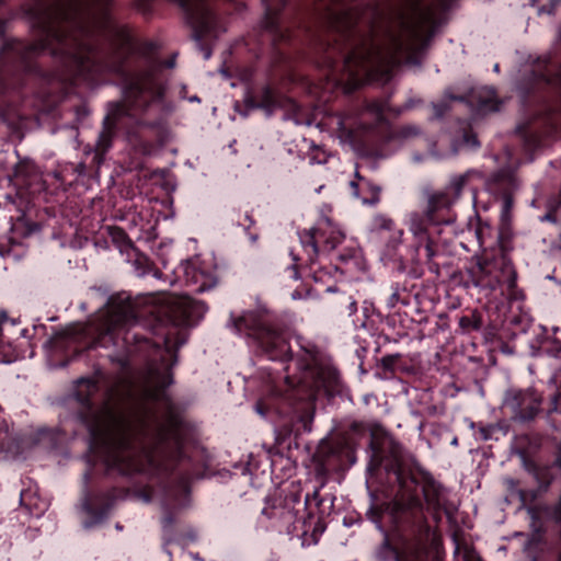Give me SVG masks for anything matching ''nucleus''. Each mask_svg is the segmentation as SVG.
I'll list each match as a JSON object with an SVG mask.
<instances>
[{
	"instance_id": "9d476101",
	"label": "nucleus",
	"mask_w": 561,
	"mask_h": 561,
	"mask_svg": "<svg viewBox=\"0 0 561 561\" xmlns=\"http://www.w3.org/2000/svg\"><path fill=\"white\" fill-rule=\"evenodd\" d=\"M559 111L557 106L545 105L530 121L517 127L528 149L539 148L545 137H552L558 133L561 122Z\"/></svg>"
},
{
	"instance_id": "473e14b6",
	"label": "nucleus",
	"mask_w": 561,
	"mask_h": 561,
	"mask_svg": "<svg viewBox=\"0 0 561 561\" xmlns=\"http://www.w3.org/2000/svg\"><path fill=\"white\" fill-rule=\"evenodd\" d=\"M433 108H434V115L435 117H442L446 111L449 108L447 102L445 100H443L442 102L439 103H435L433 104Z\"/></svg>"
},
{
	"instance_id": "2f4dec72",
	"label": "nucleus",
	"mask_w": 561,
	"mask_h": 561,
	"mask_svg": "<svg viewBox=\"0 0 561 561\" xmlns=\"http://www.w3.org/2000/svg\"><path fill=\"white\" fill-rule=\"evenodd\" d=\"M309 160H310V163H312V164L325 163L328 161V154L325 153V151H323L319 148H314L313 152L309 157Z\"/></svg>"
},
{
	"instance_id": "1a4fd4ad",
	"label": "nucleus",
	"mask_w": 561,
	"mask_h": 561,
	"mask_svg": "<svg viewBox=\"0 0 561 561\" xmlns=\"http://www.w3.org/2000/svg\"><path fill=\"white\" fill-rule=\"evenodd\" d=\"M299 240L312 266L320 249L334 250L344 240V233L329 218H322L313 229L299 232Z\"/></svg>"
},
{
	"instance_id": "e2e57ef3",
	"label": "nucleus",
	"mask_w": 561,
	"mask_h": 561,
	"mask_svg": "<svg viewBox=\"0 0 561 561\" xmlns=\"http://www.w3.org/2000/svg\"><path fill=\"white\" fill-rule=\"evenodd\" d=\"M116 529L121 530L122 526L119 524H116Z\"/></svg>"
},
{
	"instance_id": "c9c22d12",
	"label": "nucleus",
	"mask_w": 561,
	"mask_h": 561,
	"mask_svg": "<svg viewBox=\"0 0 561 561\" xmlns=\"http://www.w3.org/2000/svg\"><path fill=\"white\" fill-rule=\"evenodd\" d=\"M357 311V302L352 297L348 298L347 312L348 316L355 314Z\"/></svg>"
},
{
	"instance_id": "f257e3e1",
	"label": "nucleus",
	"mask_w": 561,
	"mask_h": 561,
	"mask_svg": "<svg viewBox=\"0 0 561 561\" xmlns=\"http://www.w3.org/2000/svg\"><path fill=\"white\" fill-rule=\"evenodd\" d=\"M102 375L80 378L73 386L78 419L90 434V459L106 473H169L185 460L187 426L171 410L159 413L153 402L135 401L112 389L96 399Z\"/></svg>"
},
{
	"instance_id": "4468645a",
	"label": "nucleus",
	"mask_w": 561,
	"mask_h": 561,
	"mask_svg": "<svg viewBox=\"0 0 561 561\" xmlns=\"http://www.w3.org/2000/svg\"><path fill=\"white\" fill-rule=\"evenodd\" d=\"M295 503L299 504V499L296 495L286 496L279 503L272 506H265L262 511L268 519L274 520V526L279 531L293 533L295 522L297 519V511L295 510Z\"/></svg>"
},
{
	"instance_id": "0e129e2a",
	"label": "nucleus",
	"mask_w": 561,
	"mask_h": 561,
	"mask_svg": "<svg viewBox=\"0 0 561 561\" xmlns=\"http://www.w3.org/2000/svg\"><path fill=\"white\" fill-rule=\"evenodd\" d=\"M351 185H352L353 187H357V184H356L355 182H352V183H351Z\"/></svg>"
},
{
	"instance_id": "ea45409f",
	"label": "nucleus",
	"mask_w": 561,
	"mask_h": 561,
	"mask_svg": "<svg viewBox=\"0 0 561 561\" xmlns=\"http://www.w3.org/2000/svg\"><path fill=\"white\" fill-rule=\"evenodd\" d=\"M465 141L468 145H471V146H474V147H477L479 145L478 140H477V138L474 136L465 135Z\"/></svg>"
},
{
	"instance_id": "20e7f679",
	"label": "nucleus",
	"mask_w": 561,
	"mask_h": 561,
	"mask_svg": "<svg viewBox=\"0 0 561 561\" xmlns=\"http://www.w3.org/2000/svg\"><path fill=\"white\" fill-rule=\"evenodd\" d=\"M301 354L295 362L298 376L285 377V390L272 389L271 393L255 404L263 417H271L284 435L298 432L301 426L310 431L311 403L320 389L329 390L337 380V371L322 360L317 347L302 337H297Z\"/></svg>"
},
{
	"instance_id": "39448f33",
	"label": "nucleus",
	"mask_w": 561,
	"mask_h": 561,
	"mask_svg": "<svg viewBox=\"0 0 561 561\" xmlns=\"http://www.w3.org/2000/svg\"><path fill=\"white\" fill-rule=\"evenodd\" d=\"M391 474L398 483L394 499L380 510L370 507L367 515L381 531L382 523H388L398 537V543L392 546L385 538L376 556L380 561H422L434 534L424 515L419 481L400 467Z\"/></svg>"
},
{
	"instance_id": "49530a36",
	"label": "nucleus",
	"mask_w": 561,
	"mask_h": 561,
	"mask_svg": "<svg viewBox=\"0 0 561 561\" xmlns=\"http://www.w3.org/2000/svg\"><path fill=\"white\" fill-rule=\"evenodd\" d=\"M314 272V279L316 280H321L322 279V276L321 275H318V271H313Z\"/></svg>"
},
{
	"instance_id": "72a5a7b5",
	"label": "nucleus",
	"mask_w": 561,
	"mask_h": 561,
	"mask_svg": "<svg viewBox=\"0 0 561 561\" xmlns=\"http://www.w3.org/2000/svg\"><path fill=\"white\" fill-rule=\"evenodd\" d=\"M512 196L508 193H505L503 196V209H502V216H506L511 208H512Z\"/></svg>"
},
{
	"instance_id": "58836bf2",
	"label": "nucleus",
	"mask_w": 561,
	"mask_h": 561,
	"mask_svg": "<svg viewBox=\"0 0 561 561\" xmlns=\"http://www.w3.org/2000/svg\"><path fill=\"white\" fill-rule=\"evenodd\" d=\"M423 242H426L425 251H426L427 257L432 259L434 256V251H433L432 243H431L430 239L427 238V240H424Z\"/></svg>"
},
{
	"instance_id": "bf43d9fd",
	"label": "nucleus",
	"mask_w": 561,
	"mask_h": 561,
	"mask_svg": "<svg viewBox=\"0 0 561 561\" xmlns=\"http://www.w3.org/2000/svg\"><path fill=\"white\" fill-rule=\"evenodd\" d=\"M191 101H199V99L197 96H193L190 99Z\"/></svg>"
},
{
	"instance_id": "393cba45",
	"label": "nucleus",
	"mask_w": 561,
	"mask_h": 561,
	"mask_svg": "<svg viewBox=\"0 0 561 561\" xmlns=\"http://www.w3.org/2000/svg\"><path fill=\"white\" fill-rule=\"evenodd\" d=\"M394 221L385 216V215H376L370 225V232L374 237L381 239L386 237V233H388L392 228H394Z\"/></svg>"
},
{
	"instance_id": "c85d7f7f",
	"label": "nucleus",
	"mask_w": 561,
	"mask_h": 561,
	"mask_svg": "<svg viewBox=\"0 0 561 561\" xmlns=\"http://www.w3.org/2000/svg\"><path fill=\"white\" fill-rule=\"evenodd\" d=\"M542 221H551L561 226V203L551 207L549 211L541 217Z\"/></svg>"
},
{
	"instance_id": "f03ea898",
	"label": "nucleus",
	"mask_w": 561,
	"mask_h": 561,
	"mask_svg": "<svg viewBox=\"0 0 561 561\" xmlns=\"http://www.w3.org/2000/svg\"><path fill=\"white\" fill-rule=\"evenodd\" d=\"M207 307L202 301L190 296H170L167 305L159 313L165 317L162 320L154 318L152 325L154 341L141 333L142 324L139 316L147 311H136L129 298H111L93 322L83 328L89 334H94L93 346L110 347L113 345L122 352L111 355V359L126 369L130 365V357L142 354L149 358L148 381L154 391L148 396L157 398L172 382L170 368L176 363L175 348L186 343L185 328L195 325L206 313ZM153 313V311H148Z\"/></svg>"
},
{
	"instance_id": "79ce46f5",
	"label": "nucleus",
	"mask_w": 561,
	"mask_h": 561,
	"mask_svg": "<svg viewBox=\"0 0 561 561\" xmlns=\"http://www.w3.org/2000/svg\"><path fill=\"white\" fill-rule=\"evenodd\" d=\"M480 434H481L482 439H484V440L490 438V430H488V428L482 427L480 430Z\"/></svg>"
},
{
	"instance_id": "13d9d810",
	"label": "nucleus",
	"mask_w": 561,
	"mask_h": 561,
	"mask_svg": "<svg viewBox=\"0 0 561 561\" xmlns=\"http://www.w3.org/2000/svg\"><path fill=\"white\" fill-rule=\"evenodd\" d=\"M318 494H319V491H318V490H316V491L313 492V495H312V496H313L314 499H317V497H318Z\"/></svg>"
},
{
	"instance_id": "aec40b11",
	"label": "nucleus",
	"mask_w": 561,
	"mask_h": 561,
	"mask_svg": "<svg viewBox=\"0 0 561 561\" xmlns=\"http://www.w3.org/2000/svg\"><path fill=\"white\" fill-rule=\"evenodd\" d=\"M15 184L21 186H31L33 182L39 179L37 168L31 160L20 161L14 169Z\"/></svg>"
},
{
	"instance_id": "de8ad7c7",
	"label": "nucleus",
	"mask_w": 561,
	"mask_h": 561,
	"mask_svg": "<svg viewBox=\"0 0 561 561\" xmlns=\"http://www.w3.org/2000/svg\"><path fill=\"white\" fill-rule=\"evenodd\" d=\"M250 239L252 242H255L256 239H257V236L256 234H249Z\"/></svg>"
},
{
	"instance_id": "ddd939ff",
	"label": "nucleus",
	"mask_w": 561,
	"mask_h": 561,
	"mask_svg": "<svg viewBox=\"0 0 561 561\" xmlns=\"http://www.w3.org/2000/svg\"><path fill=\"white\" fill-rule=\"evenodd\" d=\"M121 496V492L112 490L104 494H90L85 489L81 500V511L88 519L83 520L84 528L101 523L112 510L114 502Z\"/></svg>"
},
{
	"instance_id": "09e8293b",
	"label": "nucleus",
	"mask_w": 561,
	"mask_h": 561,
	"mask_svg": "<svg viewBox=\"0 0 561 561\" xmlns=\"http://www.w3.org/2000/svg\"><path fill=\"white\" fill-rule=\"evenodd\" d=\"M173 65H174V62L171 60V61H168L164 66L171 68V67H173Z\"/></svg>"
},
{
	"instance_id": "f8f14e48",
	"label": "nucleus",
	"mask_w": 561,
	"mask_h": 561,
	"mask_svg": "<svg viewBox=\"0 0 561 561\" xmlns=\"http://www.w3.org/2000/svg\"><path fill=\"white\" fill-rule=\"evenodd\" d=\"M503 405L514 420L528 421L539 412L541 396L533 389H511L505 393Z\"/></svg>"
},
{
	"instance_id": "3c124183",
	"label": "nucleus",
	"mask_w": 561,
	"mask_h": 561,
	"mask_svg": "<svg viewBox=\"0 0 561 561\" xmlns=\"http://www.w3.org/2000/svg\"><path fill=\"white\" fill-rule=\"evenodd\" d=\"M83 479H84V484H87V482H88V479H89V473H88V472H85V473H84V477H83Z\"/></svg>"
},
{
	"instance_id": "a878e982",
	"label": "nucleus",
	"mask_w": 561,
	"mask_h": 561,
	"mask_svg": "<svg viewBox=\"0 0 561 561\" xmlns=\"http://www.w3.org/2000/svg\"><path fill=\"white\" fill-rule=\"evenodd\" d=\"M278 105L276 96L274 92L270 88H264L261 91L260 98L257 101H251L250 107L252 108H264L270 115L273 110Z\"/></svg>"
},
{
	"instance_id": "8fccbe9b",
	"label": "nucleus",
	"mask_w": 561,
	"mask_h": 561,
	"mask_svg": "<svg viewBox=\"0 0 561 561\" xmlns=\"http://www.w3.org/2000/svg\"><path fill=\"white\" fill-rule=\"evenodd\" d=\"M449 100H462V98H457V96H451V95H447Z\"/></svg>"
},
{
	"instance_id": "cd10ccee",
	"label": "nucleus",
	"mask_w": 561,
	"mask_h": 561,
	"mask_svg": "<svg viewBox=\"0 0 561 561\" xmlns=\"http://www.w3.org/2000/svg\"><path fill=\"white\" fill-rule=\"evenodd\" d=\"M542 352L550 357L561 359V342L558 340H552L546 342L542 347Z\"/></svg>"
},
{
	"instance_id": "412c9836",
	"label": "nucleus",
	"mask_w": 561,
	"mask_h": 561,
	"mask_svg": "<svg viewBox=\"0 0 561 561\" xmlns=\"http://www.w3.org/2000/svg\"><path fill=\"white\" fill-rule=\"evenodd\" d=\"M455 202V198L446 190L430 195L426 206L427 217L430 219L438 218L437 214L443 209L449 208Z\"/></svg>"
},
{
	"instance_id": "37998d69",
	"label": "nucleus",
	"mask_w": 561,
	"mask_h": 561,
	"mask_svg": "<svg viewBox=\"0 0 561 561\" xmlns=\"http://www.w3.org/2000/svg\"><path fill=\"white\" fill-rule=\"evenodd\" d=\"M379 466V461H376L374 459H371L369 466H368V469L369 470H373L374 468L378 467Z\"/></svg>"
},
{
	"instance_id": "7c9ffc66",
	"label": "nucleus",
	"mask_w": 561,
	"mask_h": 561,
	"mask_svg": "<svg viewBox=\"0 0 561 561\" xmlns=\"http://www.w3.org/2000/svg\"><path fill=\"white\" fill-rule=\"evenodd\" d=\"M420 134V129L414 125H407L400 128L398 137L401 139H409Z\"/></svg>"
},
{
	"instance_id": "5701e85b",
	"label": "nucleus",
	"mask_w": 561,
	"mask_h": 561,
	"mask_svg": "<svg viewBox=\"0 0 561 561\" xmlns=\"http://www.w3.org/2000/svg\"><path fill=\"white\" fill-rule=\"evenodd\" d=\"M474 178H481V173L477 170H468L462 174L454 175L445 190L457 201L463 187Z\"/></svg>"
},
{
	"instance_id": "bb28decb",
	"label": "nucleus",
	"mask_w": 561,
	"mask_h": 561,
	"mask_svg": "<svg viewBox=\"0 0 561 561\" xmlns=\"http://www.w3.org/2000/svg\"><path fill=\"white\" fill-rule=\"evenodd\" d=\"M403 230L397 227L392 228L385 238L381 240L386 241V250L383 255L388 259H392L397 252V249L402 243Z\"/></svg>"
},
{
	"instance_id": "4c0bfd02",
	"label": "nucleus",
	"mask_w": 561,
	"mask_h": 561,
	"mask_svg": "<svg viewBox=\"0 0 561 561\" xmlns=\"http://www.w3.org/2000/svg\"><path fill=\"white\" fill-rule=\"evenodd\" d=\"M373 197L369 201L370 204H375L379 201L380 188L378 186L371 187Z\"/></svg>"
},
{
	"instance_id": "f704fd0d",
	"label": "nucleus",
	"mask_w": 561,
	"mask_h": 561,
	"mask_svg": "<svg viewBox=\"0 0 561 561\" xmlns=\"http://www.w3.org/2000/svg\"><path fill=\"white\" fill-rule=\"evenodd\" d=\"M398 301H399V293L396 290V291H393V293L389 296V298H388V300H387V306H388V308H389V309L394 308V307L397 306Z\"/></svg>"
},
{
	"instance_id": "864d4df0",
	"label": "nucleus",
	"mask_w": 561,
	"mask_h": 561,
	"mask_svg": "<svg viewBox=\"0 0 561 561\" xmlns=\"http://www.w3.org/2000/svg\"><path fill=\"white\" fill-rule=\"evenodd\" d=\"M431 154L434 156V157H443V154H437L435 151H431Z\"/></svg>"
},
{
	"instance_id": "a18cd8bd",
	"label": "nucleus",
	"mask_w": 561,
	"mask_h": 561,
	"mask_svg": "<svg viewBox=\"0 0 561 561\" xmlns=\"http://www.w3.org/2000/svg\"><path fill=\"white\" fill-rule=\"evenodd\" d=\"M245 219L249 221V226L247 227L248 229L253 224V220L248 214L245 215Z\"/></svg>"
},
{
	"instance_id": "6ab92c4d",
	"label": "nucleus",
	"mask_w": 561,
	"mask_h": 561,
	"mask_svg": "<svg viewBox=\"0 0 561 561\" xmlns=\"http://www.w3.org/2000/svg\"><path fill=\"white\" fill-rule=\"evenodd\" d=\"M20 503L23 505L31 515L39 517L48 508V502L41 499L32 489L23 490L20 493Z\"/></svg>"
},
{
	"instance_id": "9b49d317",
	"label": "nucleus",
	"mask_w": 561,
	"mask_h": 561,
	"mask_svg": "<svg viewBox=\"0 0 561 561\" xmlns=\"http://www.w3.org/2000/svg\"><path fill=\"white\" fill-rule=\"evenodd\" d=\"M518 85L522 93H528L543 87H551L561 93V68L553 65L548 58H539L528 70Z\"/></svg>"
},
{
	"instance_id": "b1692460",
	"label": "nucleus",
	"mask_w": 561,
	"mask_h": 561,
	"mask_svg": "<svg viewBox=\"0 0 561 561\" xmlns=\"http://www.w3.org/2000/svg\"><path fill=\"white\" fill-rule=\"evenodd\" d=\"M262 1L265 5V10H266V14H267L266 27L272 33H275V35L279 34V36L282 38H285V35L283 34L275 15H276L277 11L279 10V8L285 5L286 0H262Z\"/></svg>"
},
{
	"instance_id": "e433bc0d",
	"label": "nucleus",
	"mask_w": 561,
	"mask_h": 561,
	"mask_svg": "<svg viewBox=\"0 0 561 561\" xmlns=\"http://www.w3.org/2000/svg\"><path fill=\"white\" fill-rule=\"evenodd\" d=\"M557 4H552L550 2V5L549 7H541L539 10H538V14H543V13H547V14H553L554 13V8H556Z\"/></svg>"
},
{
	"instance_id": "6e6552de",
	"label": "nucleus",
	"mask_w": 561,
	"mask_h": 561,
	"mask_svg": "<svg viewBox=\"0 0 561 561\" xmlns=\"http://www.w3.org/2000/svg\"><path fill=\"white\" fill-rule=\"evenodd\" d=\"M383 107L380 103H370L360 112L337 115L334 118L336 131L342 142L355 144L359 134L375 129L385 123Z\"/></svg>"
},
{
	"instance_id": "423d86ee",
	"label": "nucleus",
	"mask_w": 561,
	"mask_h": 561,
	"mask_svg": "<svg viewBox=\"0 0 561 561\" xmlns=\"http://www.w3.org/2000/svg\"><path fill=\"white\" fill-rule=\"evenodd\" d=\"M234 331L244 336L248 343L261 351L271 360L285 362L290 358V346L284 334L274 325V318L266 308L247 311L232 317Z\"/></svg>"
},
{
	"instance_id": "2eb2a0df",
	"label": "nucleus",
	"mask_w": 561,
	"mask_h": 561,
	"mask_svg": "<svg viewBox=\"0 0 561 561\" xmlns=\"http://www.w3.org/2000/svg\"><path fill=\"white\" fill-rule=\"evenodd\" d=\"M184 278L187 286L194 291L203 293L211 289L216 283V276L209 266H204L198 261H190L184 267Z\"/></svg>"
},
{
	"instance_id": "052dcab7",
	"label": "nucleus",
	"mask_w": 561,
	"mask_h": 561,
	"mask_svg": "<svg viewBox=\"0 0 561 561\" xmlns=\"http://www.w3.org/2000/svg\"><path fill=\"white\" fill-rule=\"evenodd\" d=\"M310 497L309 495L306 496V501H305V504H307L309 502Z\"/></svg>"
},
{
	"instance_id": "a19ab883",
	"label": "nucleus",
	"mask_w": 561,
	"mask_h": 561,
	"mask_svg": "<svg viewBox=\"0 0 561 561\" xmlns=\"http://www.w3.org/2000/svg\"><path fill=\"white\" fill-rule=\"evenodd\" d=\"M289 272H290V277H291L293 279H298V278H299V274H298V271H297V268H296V265H293V266L290 267Z\"/></svg>"
},
{
	"instance_id": "7ed1b4c3",
	"label": "nucleus",
	"mask_w": 561,
	"mask_h": 561,
	"mask_svg": "<svg viewBox=\"0 0 561 561\" xmlns=\"http://www.w3.org/2000/svg\"><path fill=\"white\" fill-rule=\"evenodd\" d=\"M336 31L334 43L328 42L323 67L334 70L340 62L351 78L359 73L391 68L405 58L409 64H420L419 57L428 46L435 32V16L430 8L414 0L407 12L399 13L394 25L382 37H359L348 13L332 16Z\"/></svg>"
},
{
	"instance_id": "6e6d98bb",
	"label": "nucleus",
	"mask_w": 561,
	"mask_h": 561,
	"mask_svg": "<svg viewBox=\"0 0 561 561\" xmlns=\"http://www.w3.org/2000/svg\"><path fill=\"white\" fill-rule=\"evenodd\" d=\"M499 70H500V67H499V65H497V64H495V65H494V71H495V72H499Z\"/></svg>"
},
{
	"instance_id": "a211bd4d",
	"label": "nucleus",
	"mask_w": 561,
	"mask_h": 561,
	"mask_svg": "<svg viewBox=\"0 0 561 561\" xmlns=\"http://www.w3.org/2000/svg\"><path fill=\"white\" fill-rule=\"evenodd\" d=\"M442 220L439 218L430 219L427 217V210L425 209L423 213L412 211L407 216L405 224L410 230V232L417 240V248L424 240H427V226L430 224H439Z\"/></svg>"
},
{
	"instance_id": "c03bdc74",
	"label": "nucleus",
	"mask_w": 561,
	"mask_h": 561,
	"mask_svg": "<svg viewBox=\"0 0 561 561\" xmlns=\"http://www.w3.org/2000/svg\"><path fill=\"white\" fill-rule=\"evenodd\" d=\"M187 482H188V478H187V477H185V478L183 479V481H182V488H183L184 490H186V488H187Z\"/></svg>"
},
{
	"instance_id": "4d7b16f0",
	"label": "nucleus",
	"mask_w": 561,
	"mask_h": 561,
	"mask_svg": "<svg viewBox=\"0 0 561 561\" xmlns=\"http://www.w3.org/2000/svg\"><path fill=\"white\" fill-rule=\"evenodd\" d=\"M290 254H291V256H293V260H294L295 262H297V261H298V257H297L293 252H291Z\"/></svg>"
},
{
	"instance_id": "680f3d73",
	"label": "nucleus",
	"mask_w": 561,
	"mask_h": 561,
	"mask_svg": "<svg viewBox=\"0 0 561 561\" xmlns=\"http://www.w3.org/2000/svg\"><path fill=\"white\" fill-rule=\"evenodd\" d=\"M144 500H145V502H149V496L145 495Z\"/></svg>"
},
{
	"instance_id": "c756f323",
	"label": "nucleus",
	"mask_w": 561,
	"mask_h": 561,
	"mask_svg": "<svg viewBox=\"0 0 561 561\" xmlns=\"http://www.w3.org/2000/svg\"><path fill=\"white\" fill-rule=\"evenodd\" d=\"M459 325L463 330H479L480 323L473 317L463 316L459 319Z\"/></svg>"
},
{
	"instance_id": "69168bd1",
	"label": "nucleus",
	"mask_w": 561,
	"mask_h": 561,
	"mask_svg": "<svg viewBox=\"0 0 561 561\" xmlns=\"http://www.w3.org/2000/svg\"><path fill=\"white\" fill-rule=\"evenodd\" d=\"M536 3V0H531V4H535Z\"/></svg>"
},
{
	"instance_id": "0eeeda50",
	"label": "nucleus",
	"mask_w": 561,
	"mask_h": 561,
	"mask_svg": "<svg viewBox=\"0 0 561 561\" xmlns=\"http://www.w3.org/2000/svg\"><path fill=\"white\" fill-rule=\"evenodd\" d=\"M471 282L476 287L495 290L502 285L507 289L516 286V273L511 260L503 252L480 259L469 271Z\"/></svg>"
},
{
	"instance_id": "5fc2aeb1",
	"label": "nucleus",
	"mask_w": 561,
	"mask_h": 561,
	"mask_svg": "<svg viewBox=\"0 0 561 561\" xmlns=\"http://www.w3.org/2000/svg\"><path fill=\"white\" fill-rule=\"evenodd\" d=\"M550 2H551L552 4H558L559 2H561V0H550Z\"/></svg>"
},
{
	"instance_id": "f3484780",
	"label": "nucleus",
	"mask_w": 561,
	"mask_h": 561,
	"mask_svg": "<svg viewBox=\"0 0 561 561\" xmlns=\"http://www.w3.org/2000/svg\"><path fill=\"white\" fill-rule=\"evenodd\" d=\"M346 454H350V448L344 442L322 443L317 454L320 470L328 472L337 469L342 465L343 455Z\"/></svg>"
},
{
	"instance_id": "dca6fc26",
	"label": "nucleus",
	"mask_w": 561,
	"mask_h": 561,
	"mask_svg": "<svg viewBox=\"0 0 561 561\" xmlns=\"http://www.w3.org/2000/svg\"><path fill=\"white\" fill-rule=\"evenodd\" d=\"M422 493L427 505V510L432 512L436 520L440 519V512L449 514L447 506L446 491L436 481L428 479L422 485Z\"/></svg>"
},
{
	"instance_id": "603ef678",
	"label": "nucleus",
	"mask_w": 561,
	"mask_h": 561,
	"mask_svg": "<svg viewBox=\"0 0 561 561\" xmlns=\"http://www.w3.org/2000/svg\"><path fill=\"white\" fill-rule=\"evenodd\" d=\"M220 72H221L225 77H228V73H227V71H226L224 68H220Z\"/></svg>"
},
{
	"instance_id": "4be33fe9",
	"label": "nucleus",
	"mask_w": 561,
	"mask_h": 561,
	"mask_svg": "<svg viewBox=\"0 0 561 561\" xmlns=\"http://www.w3.org/2000/svg\"><path fill=\"white\" fill-rule=\"evenodd\" d=\"M471 101L477 102L479 110L483 112H495L499 110V104L495 101V92L492 88L473 90Z\"/></svg>"
}]
</instances>
